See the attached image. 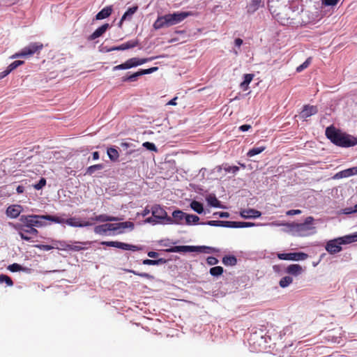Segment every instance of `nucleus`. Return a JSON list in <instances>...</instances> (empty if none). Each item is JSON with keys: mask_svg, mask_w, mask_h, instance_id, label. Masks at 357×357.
<instances>
[{"mask_svg": "<svg viewBox=\"0 0 357 357\" xmlns=\"http://www.w3.org/2000/svg\"><path fill=\"white\" fill-rule=\"evenodd\" d=\"M102 168H103L102 164H97V165H91L87 168L86 174L91 175L92 174H93L95 172V171L100 170Z\"/></svg>", "mask_w": 357, "mask_h": 357, "instance_id": "a19ab883", "label": "nucleus"}, {"mask_svg": "<svg viewBox=\"0 0 357 357\" xmlns=\"http://www.w3.org/2000/svg\"><path fill=\"white\" fill-rule=\"evenodd\" d=\"M236 228L250 227L255 225V223L248 222H236Z\"/></svg>", "mask_w": 357, "mask_h": 357, "instance_id": "3c124183", "label": "nucleus"}, {"mask_svg": "<svg viewBox=\"0 0 357 357\" xmlns=\"http://www.w3.org/2000/svg\"><path fill=\"white\" fill-rule=\"evenodd\" d=\"M243 43V40L240 38H236L234 40V44L238 47H240L242 45Z\"/></svg>", "mask_w": 357, "mask_h": 357, "instance_id": "e2e57ef3", "label": "nucleus"}, {"mask_svg": "<svg viewBox=\"0 0 357 357\" xmlns=\"http://www.w3.org/2000/svg\"><path fill=\"white\" fill-rule=\"evenodd\" d=\"M301 213V211L299 209H292L287 211L286 214L287 215H298Z\"/></svg>", "mask_w": 357, "mask_h": 357, "instance_id": "4d7b16f0", "label": "nucleus"}, {"mask_svg": "<svg viewBox=\"0 0 357 357\" xmlns=\"http://www.w3.org/2000/svg\"><path fill=\"white\" fill-rule=\"evenodd\" d=\"M357 174V167L349 168L347 169H344L343 171L339 172L337 173L334 178H346L349 177L351 176Z\"/></svg>", "mask_w": 357, "mask_h": 357, "instance_id": "a878e982", "label": "nucleus"}, {"mask_svg": "<svg viewBox=\"0 0 357 357\" xmlns=\"http://www.w3.org/2000/svg\"><path fill=\"white\" fill-rule=\"evenodd\" d=\"M20 222L15 225L25 227H42L46 225L43 220H50L58 224H62L64 218L50 215H22L20 216Z\"/></svg>", "mask_w": 357, "mask_h": 357, "instance_id": "f03ea898", "label": "nucleus"}, {"mask_svg": "<svg viewBox=\"0 0 357 357\" xmlns=\"http://www.w3.org/2000/svg\"><path fill=\"white\" fill-rule=\"evenodd\" d=\"M146 222H149V223H152L153 225H155V224H158L159 222H158V220L154 218V217H149L146 220H145Z\"/></svg>", "mask_w": 357, "mask_h": 357, "instance_id": "052dcab7", "label": "nucleus"}, {"mask_svg": "<svg viewBox=\"0 0 357 357\" xmlns=\"http://www.w3.org/2000/svg\"><path fill=\"white\" fill-rule=\"evenodd\" d=\"M303 269L302 266L300 264H290L286 268V272L288 274H290V275H292L294 276H298V275H301L303 273Z\"/></svg>", "mask_w": 357, "mask_h": 357, "instance_id": "393cba45", "label": "nucleus"}, {"mask_svg": "<svg viewBox=\"0 0 357 357\" xmlns=\"http://www.w3.org/2000/svg\"><path fill=\"white\" fill-rule=\"evenodd\" d=\"M112 6H107L97 13L96 15V19L98 20L105 19L112 14Z\"/></svg>", "mask_w": 357, "mask_h": 357, "instance_id": "bb28decb", "label": "nucleus"}, {"mask_svg": "<svg viewBox=\"0 0 357 357\" xmlns=\"http://www.w3.org/2000/svg\"><path fill=\"white\" fill-rule=\"evenodd\" d=\"M126 272H128V273H133L134 275H138V276H140L142 278H146V279H149V280H153L154 279V277L149 273H139V272H137L134 270H130V269H126L125 270Z\"/></svg>", "mask_w": 357, "mask_h": 357, "instance_id": "58836bf2", "label": "nucleus"}, {"mask_svg": "<svg viewBox=\"0 0 357 357\" xmlns=\"http://www.w3.org/2000/svg\"><path fill=\"white\" fill-rule=\"evenodd\" d=\"M240 215L242 218L245 219L257 218L261 215V213L259 211H257L254 208H248L241 210L240 212Z\"/></svg>", "mask_w": 357, "mask_h": 357, "instance_id": "dca6fc26", "label": "nucleus"}, {"mask_svg": "<svg viewBox=\"0 0 357 357\" xmlns=\"http://www.w3.org/2000/svg\"><path fill=\"white\" fill-rule=\"evenodd\" d=\"M190 15L188 12H176L158 17L153 23V28L156 30L164 27H169L183 21Z\"/></svg>", "mask_w": 357, "mask_h": 357, "instance_id": "7ed1b4c3", "label": "nucleus"}, {"mask_svg": "<svg viewBox=\"0 0 357 357\" xmlns=\"http://www.w3.org/2000/svg\"><path fill=\"white\" fill-rule=\"evenodd\" d=\"M10 73V71L6 68L4 71L0 73V79L4 78L6 76H7Z\"/></svg>", "mask_w": 357, "mask_h": 357, "instance_id": "0e129e2a", "label": "nucleus"}, {"mask_svg": "<svg viewBox=\"0 0 357 357\" xmlns=\"http://www.w3.org/2000/svg\"><path fill=\"white\" fill-rule=\"evenodd\" d=\"M112 225L114 226V231L120 230L119 231V234L123 233V230L127 228H129L130 230H132L135 227L134 223L130 221L122 222L119 223H112Z\"/></svg>", "mask_w": 357, "mask_h": 357, "instance_id": "6ab92c4d", "label": "nucleus"}, {"mask_svg": "<svg viewBox=\"0 0 357 357\" xmlns=\"http://www.w3.org/2000/svg\"><path fill=\"white\" fill-rule=\"evenodd\" d=\"M199 220V218L195 215L186 214L185 223L187 225L197 224Z\"/></svg>", "mask_w": 357, "mask_h": 357, "instance_id": "c9c22d12", "label": "nucleus"}, {"mask_svg": "<svg viewBox=\"0 0 357 357\" xmlns=\"http://www.w3.org/2000/svg\"><path fill=\"white\" fill-rule=\"evenodd\" d=\"M139 43L137 40H128L125 43H123L119 46H114L111 47L109 51H116V50H126L131 48H134L138 45Z\"/></svg>", "mask_w": 357, "mask_h": 357, "instance_id": "2eb2a0df", "label": "nucleus"}, {"mask_svg": "<svg viewBox=\"0 0 357 357\" xmlns=\"http://www.w3.org/2000/svg\"><path fill=\"white\" fill-rule=\"evenodd\" d=\"M250 128H251V126L248 125V124H244L239 127V130L243 132L248 131Z\"/></svg>", "mask_w": 357, "mask_h": 357, "instance_id": "680f3d73", "label": "nucleus"}, {"mask_svg": "<svg viewBox=\"0 0 357 357\" xmlns=\"http://www.w3.org/2000/svg\"><path fill=\"white\" fill-rule=\"evenodd\" d=\"M222 263L226 266H235L237 264V259L233 255H227L222 258Z\"/></svg>", "mask_w": 357, "mask_h": 357, "instance_id": "c85d7f7f", "label": "nucleus"}, {"mask_svg": "<svg viewBox=\"0 0 357 357\" xmlns=\"http://www.w3.org/2000/svg\"><path fill=\"white\" fill-rule=\"evenodd\" d=\"M266 149L265 146H259V147H254L249 150L247 155L249 157H252L255 155L261 153L262 151H264Z\"/></svg>", "mask_w": 357, "mask_h": 357, "instance_id": "f704fd0d", "label": "nucleus"}, {"mask_svg": "<svg viewBox=\"0 0 357 357\" xmlns=\"http://www.w3.org/2000/svg\"><path fill=\"white\" fill-rule=\"evenodd\" d=\"M61 246L63 247V250H70V251H81L85 249L84 247L77 245H73V244H68V243H63L61 244Z\"/></svg>", "mask_w": 357, "mask_h": 357, "instance_id": "7c9ffc66", "label": "nucleus"}, {"mask_svg": "<svg viewBox=\"0 0 357 357\" xmlns=\"http://www.w3.org/2000/svg\"><path fill=\"white\" fill-rule=\"evenodd\" d=\"M151 213L154 218L158 220V222H160L161 224H167V218L169 216L167 215L165 210L160 205H153L151 207Z\"/></svg>", "mask_w": 357, "mask_h": 357, "instance_id": "1a4fd4ad", "label": "nucleus"}, {"mask_svg": "<svg viewBox=\"0 0 357 357\" xmlns=\"http://www.w3.org/2000/svg\"><path fill=\"white\" fill-rule=\"evenodd\" d=\"M16 190H17V192L18 194H21V193H23V192H24V188L22 185H18V186L17 187Z\"/></svg>", "mask_w": 357, "mask_h": 357, "instance_id": "774afa93", "label": "nucleus"}, {"mask_svg": "<svg viewBox=\"0 0 357 357\" xmlns=\"http://www.w3.org/2000/svg\"><path fill=\"white\" fill-rule=\"evenodd\" d=\"M3 282H5L9 287H11L13 285V282L9 276L4 275V274H1L0 275V283H3Z\"/></svg>", "mask_w": 357, "mask_h": 357, "instance_id": "79ce46f5", "label": "nucleus"}, {"mask_svg": "<svg viewBox=\"0 0 357 357\" xmlns=\"http://www.w3.org/2000/svg\"><path fill=\"white\" fill-rule=\"evenodd\" d=\"M186 213L183 212L181 210H176L172 213V217H169L167 218V224L168 225H180L182 224L181 221L185 218V219Z\"/></svg>", "mask_w": 357, "mask_h": 357, "instance_id": "f8f14e48", "label": "nucleus"}, {"mask_svg": "<svg viewBox=\"0 0 357 357\" xmlns=\"http://www.w3.org/2000/svg\"><path fill=\"white\" fill-rule=\"evenodd\" d=\"M308 255L304 252H289L278 254V257L282 260L301 261L306 259Z\"/></svg>", "mask_w": 357, "mask_h": 357, "instance_id": "9b49d317", "label": "nucleus"}, {"mask_svg": "<svg viewBox=\"0 0 357 357\" xmlns=\"http://www.w3.org/2000/svg\"><path fill=\"white\" fill-rule=\"evenodd\" d=\"M311 57H309L307 58L305 62H303L301 65L298 66L297 68H296V72L298 73H301L302 72L303 70H305V68H307L310 63H311Z\"/></svg>", "mask_w": 357, "mask_h": 357, "instance_id": "37998d69", "label": "nucleus"}, {"mask_svg": "<svg viewBox=\"0 0 357 357\" xmlns=\"http://www.w3.org/2000/svg\"><path fill=\"white\" fill-rule=\"evenodd\" d=\"M322 5L325 6H336L340 0H321Z\"/></svg>", "mask_w": 357, "mask_h": 357, "instance_id": "8fccbe9b", "label": "nucleus"}, {"mask_svg": "<svg viewBox=\"0 0 357 357\" xmlns=\"http://www.w3.org/2000/svg\"><path fill=\"white\" fill-rule=\"evenodd\" d=\"M148 256L151 258H156L158 256V253L154 251H150L148 252Z\"/></svg>", "mask_w": 357, "mask_h": 357, "instance_id": "69168bd1", "label": "nucleus"}, {"mask_svg": "<svg viewBox=\"0 0 357 357\" xmlns=\"http://www.w3.org/2000/svg\"><path fill=\"white\" fill-rule=\"evenodd\" d=\"M24 63L23 61L17 60L11 63L8 67L7 69L11 73L13 70L17 68L18 66L22 65Z\"/></svg>", "mask_w": 357, "mask_h": 357, "instance_id": "a18cd8bd", "label": "nucleus"}, {"mask_svg": "<svg viewBox=\"0 0 357 357\" xmlns=\"http://www.w3.org/2000/svg\"><path fill=\"white\" fill-rule=\"evenodd\" d=\"M318 112L317 106L314 105H304L303 110L301 112L302 118L307 119Z\"/></svg>", "mask_w": 357, "mask_h": 357, "instance_id": "a211bd4d", "label": "nucleus"}, {"mask_svg": "<svg viewBox=\"0 0 357 357\" xmlns=\"http://www.w3.org/2000/svg\"><path fill=\"white\" fill-rule=\"evenodd\" d=\"M206 262L210 266L216 265L218 263V259L215 257H208Z\"/></svg>", "mask_w": 357, "mask_h": 357, "instance_id": "5fc2aeb1", "label": "nucleus"}, {"mask_svg": "<svg viewBox=\"0 0 357 357\" xmlns=\"http://www.w3.org/2000/svg\"><path fill=\"white\" fill-rule=\"evenodd\" d=\"M14 227L18 231L20 238L26 241H33V238L37 237L39 233L37 229L33 227L19 225H15Z\"/></svg>", "mask_w": 357, "mask_h": 357, "instance_id": "0eeeda50", "label": "nucleus"}, {"mask_svg": "<svg viewBox=\"0 0 357 357\" xmlns=\"http://www.w3.org/2000/svg\"><path fill=\"white\" fill-rule=\"evenodd\" d=\"M166 262V259L163 258H160L158 259H144L142 264L144 265H159L162 264H165Z\"/></svg>", "mask_w": 357, "mask_h": 357, "instance_id": "473e14b6", "label": "nucleus"}, {"mask_svg": "<svg viewBox=\"0 0 357 357\" xmlns=\"http://www.w3.org/2000/svg\"><path fill=\"white\" fill-rule=\"evenodd\" d=\"M325 135L333 144L337 146L347 148L357 145V137L343 132L333 126L326 128Z\"/></svg>", "mask_w": 357, "mask_h": 357, "instance_id": "f257e3e1", "label": "nucleus"}, {"mask_svg": "<svg viewBox=\"0 0 357 357\" xmlns=\"http://www.w3.org/2000/svg\"><path fill=\"white\" fill-rule=\"evenodd\" d=\"M8 269L11 272H17L20 271H24L25 268H23L20 264L14 263L8 266Z\"/></svg>", "mask_w": 357, "mask_h": 357, "instance_id": "c03bdc74", "label": "nucleus"}, {"mask_svg": "<svg viewBox=\"0 0 357 357\" xmlns=\"http://www.w3.org/2000/svg\"><path fill=\"white\" fill-rule=\"evenodd\" d=\"M223 169L226 172H232L236 174L238 170L239 167L237 166H229L227 164L223 165Z\"/></svg>", "mask_w": 357, "mask_h": 357, "instance_id": "49530a36", "label": "nucleus"}, {"mask_svg": "<svg viewBox=\"0 0 357 357\" xmlns=\"http://www.w3.org/2000/svg\"><path fill=\"white\" fill-rule=\"evenodd\" d=\"M314 219L312 216L305 218L303 223H291L289 226L291 231L298 236H307L315 234L316 228L314 225Z\"/></svg>", "mask_w": 357, "mask_h": 357, "instance_id": "20e7f679", "label": "nucleus"}, {"mask_svg": "<svg viewBox=\"0 0 357 357\" xmlns=\"http://www.w3.org/2000/svg\"><path fill=\"white\" fill-rule=\"evenodd\" d=\"M224 272L222 266H215L210 269L209 273L211 275L218 277L221 275Z\"/></svg>", "mask_w": 357, "mask_h": 357, "instance_id": "4c0bfd02", "label": "nucleus"}, {"mask_svg": "<svg viewBox=\"0 0 357 357\" xmlns=\"http://www.w3.org/2000/svg\"><path fill=\"white\" fill-rule=\"evenodd\" d=\"M46 185V179L45 178H41L38 183L33 185V188L36 190H40Z\"/></svg>", "mask_w": 357, "mask_h": 357, "instance_id": "603ef678", "label": "nucleus"}, {"mask_svg": "<svg viewBox=\"0 0 357 357\" xmlns=\"http://www.w3.org/2000/svg\"><path fill=\"white\" fill-rule=\"evenodd\" d=\"M253 77H254V75L252 74H245L244 75V80L241 84V86L242 88L247 89V87L249 85V84L252 82V80L253 79Z\"/></svg>", "mask_w": 357, "mask_h": 357, "instance_id": "ea45409f", "label": "nucleus"}, {"mask_svg": "<svg viewBox=\"0 0 357 357\" xmlns=\"http://www.w3.org/2000/svg\"><path fill=\"white\" fill-rule=\"evenodd\" d=\"M220 220H209L206 224L210 226L220 227Z\"/></svg>", "mask_w": 357, "mask_h": 357, "instance_id": "13d9d810", "label": "nucleus"}, {"mask_svg": "<svg viewBox=\"0 0 357 357\" xmlns=\"http://www.w3.org/2000/svg\"><path fill=\"white\" fill-rule=\"evenodd\" d=\"M158 69V67H152V68H150L148 69H142V70L129 75L128 79H129V82H135L137 80V79L139 76L154 73Z\"/></svg>", "mask_w": 357, "mask_h": 357, "instance_id": "4468645a", "label": "nucleus"}, {"mask_svg": "<svg viewBox=\"0 0 357 357\" xmlns=\"http://www.w3.org/2000/svg\"><path fill=\"white\" fill-rule=\"evenodd\" d=\"M151 211V209L150 210L148 207H146L144 208V210L143 211V212L142 213V216H146L147 215H149Z\"/></svg>", "mask_w": 357, "mask_h": 357, "instance_id": "338daca9", "label": "nucleus"}, {"mask_svg": "<svg viewBox=\"0 0 357 357\" xmlns=\"http://www.w3.org/2000/svg\"><path fill=\"white\" fill-rule=\"evenodd\" d=\"M190 207L193 211H195V212H197L199 214L202 213L204 211L203 204L196 200H193L190 203Z\"/></svg>", "mask_w": 357, "mask_h": 357, "instance_id": "c756f323", "label": "nucleus"}, {"mask_svg": "<svg viewBox=\"0 0 357 357\" xmlns=\"http://www.w3.org/2000/svg\"><path fill=\"white\" fill-rule=\"evenodd\" d=\"M143 146L149 151H153L155 152L158 151L155 145L153 143L149 142H146L143 143Z\"/></svg>", "mask_w": 357, "mask_h": 357, "instance_id": "864d4df0", "label": "nucleus"}, {"mask_svg": "<svg viewBox=\"0 0 357 357\" xmlns=\"http://www.w3.org/2000/svg\"><path fill=\"white\" fill-rule=\"evenodd\" d=\"M137 10H138V6H137V5L129 8L126 11V13L123 15V16L120 20V23H122V22L127 20H131L132 16L133 15L134 13H135L137 12Z\"/></svg>", "mask_w": 357, "mask_h": 357, "instance_id": "cd10ccee", "label": "nucleus"}, {"mask_svg": "<svg viewBox=\"0 0 357 357\" xmlns=\"http://www.w3.org/2000/svg\"><path fill=\"white\" fill-rule=\"evenodd\" d=\"M262 0H251L246 6L247 13L250 15L256 12L261 6Z\"/></svg>", "mask_w": 357, "mask_h": 357, "instance_id": "412c9836", "label": "nucleus"}, {"mask_svg": "<svg viewBox=\"0 0 357 357\" xmlns=\"http://www.w3.org/2000/svg\"><path fill=\"white\" fill-rule=\"evenodd\" d=\"M66 222L70 226L72 227H83L86 226H91L93 225V222H80L77 219L75 218H70L67 220L64 219V222L63 223Z\"/></svg>", "mask_w": 357, "mask_h": 357, "instance_id": "b1692460", "label": "nucleus"}, {"mask_svg": "<svg viewBox=\"0 0 357 357\" xmlns=\"http://www.w3.org/2000/svg\"><path fill=\"white\" fill-rule=\"evenodd\" d=\"M197 248L192 245H176L166 250L167 252H191Z\"/></svg>", "mask_w": 357, "mask_h": 357, "instance_id": "ddd939ff", "label": "nucleus"}, {"mask_svg": "<svg viewBox=\"0 0 357 357\" xmlns=\"http://www.w3.org/2000/svg\"><path fill=\"white\" fill-rule=\"evenodd\" d=\"M214 215H218L220 218H228L229 216V213L228 212H216L213 214Z\"/></svg>", "mask_w": 357, "mask_h": 357, "instance_id": "bf43d9fd", "label": "nucleus"}, {"mask_svg": "<svg viewBox=\"0 0 357 357\" xmlns=\"http://www.w3.org/2000/svg\"><path fill=\"white\" fill-rule=\"evenodd\" d=\"M107 155H108V157L109 158L112 160V161H116L119 157V152L118 151L114 149V148H108L107 149Z\"/></svg>", "mask_w": 357, "mask_h": 357, "instance_id": "72a5a7b5", "label": "nucleus"}, {"mask_svg": "<svg viewBox=\"0 0 357 357\" xmlns=\"http://www.w3.org/2000/svg\"><path fill=\"white\" fill-rule=\"evenodd\" d=\"M43 49V43L40 42L31 43L28 46L24 47L20 52L16 53L13 56V58L17 57H29L33 56L34 54L40 53Z\"/></svg>", "mask_w": 357, "mask_h": 357, "instance_id": "423d86ee", "label": "nucleus"}, {"mask_svg": "<svg viewBox=\"0 0 357 357\" xmlns=\"http://www.w3.org/2000/svg\"><path fill=\"white\" fill-rule=\"evenodd\" d=\"M356 240V236H352V235L337 238L328 241L325 249L331 255L336 254L342 250V245L354 242Z\"/></svg>", "mask_w": 357, "mask_h": 357, "instance_id": "39448f33", "label": "nucleus"}, {"mask_svg": "<svg viewBox=\"0 0 357 357\" xmlns=\"http://www.w3.org/2000/svg\"><path fill=\"white\" fill-rule=\"evenodd\" d=\"M109 25L107 23H105L98 27L92 34H91L88 39L89 40H93L99 37H100L103 33H105V31L109 28Z\"/></svg>", "mask_w": 357, "mask_h": 357, "instance_id": "5701e85b", "label": "nucleus"}, {"mask_svg": "<svg viewBox=\"0 0 357 357\" xmlns=\"http://www.w3.org/2000/svg\"><path fill=\"white\" fill-rule=\"evenodd\" d=\"M22 208L20 205H11L7 208L6 215L11 218H16L20 215Z\"/></svg>", "mask_w": 357, "mask_h": 357, "instance_id": "aec40b11", "label": "nucleus"}, {"mask_svg": "<svg viewBox=\"0 0 357 357\" xmlns=\"http://www.w3.org/2000/svg\"><path fill=\"white\" fill-rule=\"evenodd\" d=\"M36 247L42 250H45V251H49L54 248L53 246L50 245H36Z\"/></svg>", "mask_w": 357, "mask_h": 357, "instance_id": "6e6d98bb", "label": "nucleus"}, {"mask_svg": "<svg viewBox=\"0 0 357 357\" xmlns=\"http://www.w3.org/2000/svg\"><path fill=\"white\" fill-rule=\"evenodd\" d=\"M101 244L109 247L117 248L124 250L138 251L141 250V248L138 247L137 245H130L119 241H102L101 242Z\"/></svg>", "mask_w": 357, "mask_h": 357, "instance_id": "9d476101", "label": "nucleus"}, {"mask_svg": "<svg viewBox=\"0 0 357 357\" xmlns=\"http://www.w3.org/2000/svg\"><path fill=\"white\" fill-rule=\"evenodd\" d=\"M293 282V279L290 276H285L281 278L280 280L279 284L281 287L285 288L288 287Z\"/></svg>", "mask_w": 357, "mask_h": 357, "instance_id": "e433bc0d", "label": "nucleus"}, {"mask_svg": "<svg viewBox=\"0 0 357 357\" xmlns=\"http://www.w3.org/2000/svg\"><path fill=\"white\" fill-rule=\"evenodd\" d=\"M197 249L195 252H201L204 253H211L213 249L207 246H195Z\"/></svg>", "mask_w": 357, "mask_h": 357, "instance_id": "09e8293b", "label": "nucleus"}, {"mask_svg": "<svg viewBox=\"0 0 357 357\" xmlns=\"http://www.w3.org/2000/svg\"><path fill=\"white\" fill-rule=\"evenodd\" d=\"M220 227H231L236 228V225L237 224L235 221H222L220 220Z\"/></svg>", "mask_w": 357, "mask_h": 357, "instance_id": "de8ad7c7", "label": "nucleus"}, {"mask_svg": "<svg viewBox=\"0 0 357 357\" xmlns=\"http://www.w3.org/2000/svg\"><path fill=\"white\" fill-rule=\"evenodd\" d=\"M153 58H144V59H139L137 57H133L131 59H128L126 62L123 63H121L120 65L116 66L113 68V70H125V69H129L133 67H137L138 66L142 65L149 61H151Z\"/></svg>", "mask_w": 357, "mask_h": 357, "instance_id": "6e6552de", "label": "nucleus"}, {"mask_svg": "<svg viewBox=\"0 0 357 357\" xmlns=\"http://www.w3.org/2000/svg\"><path fill=\"white\" fill-rule=\"evenodd\" d=\"M206 200H207L208 204L211 205V206L217 207V208L222 207L221 204H220V202L216 198V197L214 195H209L206 198Z\"/></svg>", "mask_w": 357, "mask_h": 357, "instance_id": "2f4dec72", "label": "nucleus"}, {"mask_svg": "<svg viewBox=\"0 0 357 357\" xmlns=\"http://www.w3.org/2000/svg\"><path fill=\"white\" fill-rule=\"evenodd\" d=\"M120 220H121V218H119L118 217L107 215L106 214L98 215L95 216L94 218H91V220H92L93 222H114V221H119Z\"/></svg>", "mask_w": 357, "mask_h": 357, "instance_id": "4be33fe9", "label": "nucleus"}, {"mask_svg": "<svg viewBox=\"0 0 357 357\" xmlns=\"http://www.w3.org/2000/svg\"><path fill=\"white\" fill-rule=\"evenodd\" d=\"M108 231H114L112 223H106L94 227V232L100 235H105Z\"/></svg>", "mask_w": 357, "mask_h": 357, "instance_id": "f3484780", "label": "nucleus"}]
</instances>
